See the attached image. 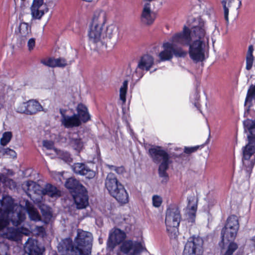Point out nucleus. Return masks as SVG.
Masks as SVG:
<instances>
[{"instance_id":"1","label":"nucleus","mask_w":255,"mask_h":255,"mask_svg":"<svg viewBox=\"0 0 255 255\" xmlns=\"http://www.w3.org/2000/svg\"><path fill=\"white\" fill-rule=\"evenodd\" d=\"M209 35L203 25L194 26L191 31L184 27L182 31L174 34L169 41L163 43V50L159 53V57L161 61L170 60L174 56L184 57L187 51L178 45H189L191 59L195 62L202 61L209 49Z\"/></svg>"},{"instance_id":"2","label":"nucleus","mask_w":255,"mask_h":255,"mask_svg":"<svg viewBox=\"0 0 255 255\" xmlns=\"http://www.w3.org/2000/svg\"><path fill=\"white\" fill-rule=\"evenodd\" d=\"M108 15L104 10L98 9L95 10L89 21L87 36L90 43L98 48H113L116 44V40H113L108 45V40L111 41L116 35L117 27L114 24L105 25L107 22Z\"/></svg>"},{"instance_id":"3","label":"nucleus","mask_w":255,"mask_h":255,"mask_svg":"<svg viewBox=\"0 0 255 255\" xmlns=\"http://www.w3.org/2000/svg\"><path fill=\"white\" fill-rule=\"evenodd\" d=\"M25 209L21 206L14 204L9 196L0 200V231L6 230L3 236L9 240H18L21 234L27 235L28 231L24 228H8L9 220L15 226H17L25 219Z\"/></svg>"},{"instance_id":"4","label":"nucleus","mask_w":255,"mask_h":255,"mask_svg":"<svg viewBox=\"0 0 255 255\" xmlns=\"http://www.w3.org/2000/svg\"><path fill=\"white\" fill-rule=\"evenodd\" d=\"M244 128L248 132V142L243 147V163L252 168L255 163V119H247L244 122Z\"/></svg>"},{"instance_id":"5","label":"nucleus","mask_w":255,"mask_h":255,"mask_svg":"<svg viewBox=\"0 0 255 255\" xmlns=\"http://www.w3.org/2000/svg\"><path fill=\"white\" fill-rule=\"evenodd\" d=\"M105 186L109 193L121 204L128 202V194L122 184L117 179L114 174H108L105 181Z\"/></svg>"},{"instance_id":"6","label":"nucleus","mask_w":255,"mask_h":255,"mask_svg":"<svg viewBox=\"0 0 255 255\" xmlns=\"http://www.w3.org/2000/svg\"><path fill=\"white\" fill-rule=\"evenodd\" d=\"M180 218V211L177 207H173L167 210L165 224L167 231L171 238H175L177 236Z\"/></svg>"},{"instance_id":"7","label":"nucleus","mask_w":255,"mask_h":255,"mask_svg":"<svg viewBox=\"0 0 255 255\" xmlns=\"http://www.w3.org/2000/svg\"><path fill=\"white\" fill-rule=\"evenodd\" d=\"M149 153L155 162L160 163L159 173L160 176H164L170 162L168 154L159 146L150 148Z\"/></svg>"},{"instance_id":"8","label":"nucleus","mask_w":255,"mask_h":255,"mask_svg":"<svg viewBox=\"0 0 255 255\" xmlns=\"http://www.w3.org/2000/svg\"><path fill=\"white\" fill-rule=\"evenodd\" d=\"M239 227L238 217L235 215L230 216L227 219L226 223L221 231L222 240H235Z\"/></svg>"},{"instance_id":"9","label":"nucleus","mask_w":255,"mask_h":255,"mask_svg":"<svg viewBox=\"0 0 255 255\" xmlns=\"http://www.w3.org/2000/svg\"><path fill=\"white\" fill-rule=\"evenodd\" d=\"M43 110L41 104L35 100H30L22 102L17 104L15 108L16 111L20 114L32 115Z\"/></svg>"},{"instance_id":"10","label":"nucleus","mask_w":255,"mask_h":255,"mask_svg":"<svg viewBox=\"0 0 255 255\" xmlns=\"http://www.w3.org/2000/svg\"><path fill=\"white\" fill-rule=\"evenodd\" d=\"M26 185L28 191L35 193L46 194L52 197L59 196V192L56 188L51 184H47L42 189H41L38 184L32 181L27 182Z\"/></svg>"},{"instance_id":"11","label":"nucleus","mask_w":255,"mask_h":255,"mask_svg":"<svg viewBox=\"0 0 255 255\" xmlns=\"http://www.w3.org/2000/svg\"><path fill=\"white\" fill-rule=\"evenodd\" d=\"M30 9L32 18L40 20L49 11V8L44 0H33Z\"/></svg>"},{"instance_id":"12","label":"nucleus","mask_w":255,"mask_h":255,"mask_svg":"<svg viewBox=\"0 0 255 255\" xmlns=\"http://www.w3.org/2000/svg\"><path fill=\"white\" fill-rule=\"evenodd\" d=\"M144 249L140 244L128 240L123 243L117 255H138Z\"/></svg>"},{"instance_id":"13","label":"nucleus","mask_w":255,"mask_h":255,"mask_svg":"<svg viewBox=\"0 0 255 255\" xmlns=\"http://www.w3.org/2000/svg\"><path fill=\"white\" fill-rule=\"evenodd\" d=\"M202 244L197 238L190 239L185 245L183 255H202Z\"/></svg>"},{"instance_id":"14","label":"nucleus","mask_w":255,"mask_h":255,"mask_svg":"<svg viewBox=\"0 0 255 255\" xmlns=\"http://www.w3.org/2000/svg\"><path fill=\"white\" fill-rule=\"evenodd\" d=\"M153 64L154 59L151 56L149 55L143 56L138 62L136 68L133 73V77L135 75L137 78H141L143 75L142 71H148Z\"/></svg>"},{"instance_id":"15","label":"nucleus","mask_w":255,"mask_h":255,"mask_svg":"<svg viewBox=\"0 0 255 255\" xmlns=\"http://www.w3.org/2000/svg\"><path fill=\"white\" fill-rule=\"evenodd\" d=\"M126 238V233L122 230L115 228L113 229L109 233V239L107 242L108 248L113 250L116 246L122 243Z\"/></svg>"},{"instance_id":"16","label":"nucleus","mask_w":255,"mask_h":255,"mask_svg":"<svg viewBox=\"0 0 255 255\" xmlns=\"http://www.w3.org/2000/svg\"><path fill=\"white\" fill-rule=\"evenodd\" d=\"M140 21L145 25H152L155 19V15L152 8L151 3H142V8L140 17Z\"/></svg>"},{"instance_id":"17","label":"nucleus","mask_w":255,"mask_h":255,"mask_svg":"<svg viewBox=\"0 0 255 255\" xmlns=\"http://www.w3.org/2000/svg\"><path fill=\"white\" fill-rule=\"evenodd\" d=\"M60 114L62 116L61 123L66 128L78 127L81 125L80 120L76 114L72 116L65 115V112L60 110Z\"/></svg>"},{"instance_id":"18","label":"nucleus","mask_w":255,"mask_h":255,"mask_svg":"<svg viewBox=\"0 0 255 255\" xmlns=\"http://www.w3.org/2000/svg\"><path fill=\"white\" fill-rule=\"evenodd\" d=\"M72 194L77 208H85L88 205V198L85 187L84 190H79Z\"/></svg>"},{"instance_id":"19","label":"nucleus","mask_w":255,"mask_h":255,"mask_svg":"<svg viewBox=\"0 0 255 255\" xmlns=\"http://www.w3.org/2000/svg\"><path fill=\"white\" fill-rule=\"evenodd\" d=\"M235 240H221L219 243L221 252L222 255H232L238 248Z\"/></svg>"},{"instance_id":"20","label":"nucleus","mask_w":255,"mask_h":255,"mask_svg":"<svg viewBox=\"0 0 255 255\" xmlns=\"http://www.w3.org/2000/svg\"><path fill=\"white\" fill-rule=\"evenodd\" d=\"M188 203L187 207L186 216L189 222H195L196 213L197 209V200L195 197H190L188 199Z\"/></svg>"},{"instance_id":"21","label":"nucleus","mask_w":255,"mask_h":255,"mask_svg":"<svg viewBox=\"0 0 255 255\" xmlns=\"http://www.w3.org/2000/svg\"><path fill=\"white\" fill-rule=\"evenodd\" d=\"M73 171L82 175H85L87 178L91 179L95 177V172L88 168L85 164L77 163L72 166Z\"/></svg>"},{"instance_id":"22","label":"nucleus","mask_w":255,"mask_h":255,"mask_svg":"<svg viewBox=\"0 0 255 255\" xmlns=\"http://www.w3.org/2000/svg\"><path fill=\"white\" fill-rule=\"evenodd\" d=\"M24 250L29 255H40L43 250L38 246L37 241L30 239L25 244Z\"/></svg>"},{"instance_id":"23","label":"nucleus","mask_w":255,"mask_h":255,"mask_svg":"<svg viewBox=\"0 0 255 255\" xmlns=\"http://www.w3.org/2000/svg\"><path fill=\"white\" fill-rule=\"evenodd\" d=\"M78 117L82 122L86 123L90 120V115L87 107L82 104H79L76 107Z\"/></svg>"},{"instance_id":"24","label":"nucleus","mask_w":255,"mask_h":255,"mask_svg":"<svg viewBox=\"0 0 255 255\" xmlns=\"http://www.w3.org/2000/svg\"><path fill=\"white\" fill-rule=\"evenodd\" d=\"M69 142L70 145L78 151H80L83 148L84 143L76 133H73L70 135Z\"/></svg>"},{"instance_id":"25","label":"nucleus","mask_w":255,"mask_h":255,"mask_svg":"<svg viewBox=\"0 0 255 255\" xmlns=\"http://www.w3.org/2000/svg\"><path fill=\"white\" fill-rule=\"evenodd\" d=\"M42 63L49 67H64L67 65L66 61L63 58H49L42 61Z\"/></svg>"},{"instance_id":"26","label":"nucleus","mask_w":255,"mask_h":255,"mask_svg":"<svg viewBox=\"0 0 255 255\" xmlns=\"http://www.w3.org/2000/svg\"><path fill=\"white\" fill-rule=\"evenodd\" d=\"M65 186L68 189L71 190L72 194L79 190H84V186L80 184L78 181L74 178H69L65 183Z\"/></svg>"},{"instance_id":"27","label":"nucleus","mask_w":255,"mask_h":255,"mask_svg":"<svg viewBox=\"0 0 255 255\" xmlns=\"http://www.w3.org/2000/svg\"><path fill=\"white\" fill-rule=\"evenodd\" d=\"M31 33V27L27 23L21 22L19 26V36L25 40Z\"/></svg>"},{"instance_id":"28","label":"nucleus","mask_w":255,"mask_h":255,"mask_svg":"<svg viewBox=\"0 0 255 255\" xmlns=\"http://www.w3.org/2000/svg\"><path fill=\"white\" fill-rule=\"evenodd\" d=\"M222 3L224 7V17L227 22L229 21V9L231 11L237 10V9H233V6L234 5L233 1L232 0H229L228 3H227L226 0H222Z\"/></svg>"},{"instance_id":"29","label":"nucleus","mask_w":255,"mask_h":255,"mask_svg":"<svg viewBox=\"0 0 255 255\" xmlns=\"http://www.w3.org/2000/svg\"><path fill=\"white\" fill-rule=\"evenodd\" d=\"M253 46L252 45H250L246 55V69L248 70H250L253 66L254 61V56L253 55Z\"/></svg>"},{"instance_id":"30","label":"nucleus","mask_w":255,"mask_h":255,"mask_svg":"<svg viewBox=\"0 0 255 255\" xmlns=\"http://www.w3.org/2000/svg\"><path fill=\"white\" fill-rule=\"evenodd\" d=\"M128 81L125 80L122 84L120 89V98L123 103L126 101V95L128 90Z\"/></svg>"},{"instance_id":"31","label":"nucleus","mask_w":255,"mask_h":255,"mask_svg":"<svg viewBox=\"0 0 255 255\" xmlns=\"http://www.w3.org/2000/svg\"><path fill=\"white\" fill-rule=\"evenodd\" d=\"M53 150L55 155H57L59 158H61L65 162H70L72 161V158L68 152L58 150L57 149H54Z\"/></svg>"},{"instance_id":"32","label":"nucleus","mask_w":255,"mask_h":255,"mask_svg":"<svg viewBox=\"0 0 255 255\" xmlns=\"http://www.w3.org/2000/svg\"><path fill=\"white\" fill-rule=\"evenodd\" d=\"M27 211L31 220L36 221L40 220V215L37 211L32 206H27Z\"/></svg>"},{"instance_id":"33","label":"nucleus","mask_w":255,"mask_h":255,"mask_svg":"<svg viewBox=\"0 0 255 255\" xmlns=\"http://www.w3.org/2000/svg\"><path fill=\"white\" fill-rule=\"evenodd\" d=\"M12 133L10 131L4 132L0 140V144L3 145H6L11 140L12 138Z\"/></svg>"},{"instance_id":"34","label":"nucleus","mask_w":255,"mask_h":255,"mask_svg":"<svg viewBox=\"0 0 255 255\" xmlns=\"http://www.w3.org/2000/svg\"><path fill=\"white\" fill-rule=\"evenodd\" d=\"M0 181L3 182L5 186H8L10 188H15L16 186L15 183L12 180L6 179L3 175L0 176Z\"/></svg>"},{"instance_id":"35","label":"nucleus","mask_w":255,"mask_h":255,"mask_svg":"<svg viewBox=\"0 0 255 255\" xmlns=\"http://www.w3.org/2000/svg\"><path fill=\"white\" fill-rule=\"evenodd\" d=\"M43 145L47 149L50 150L52 152V153H47V154H54V155H55L53 149H56V148L54 147L53 142L52 141H48V140H44L43 141Z\"/></svg>"},{"instance_id":"36","label":"nucleus","mask_w":255,"mask_h":255,"mask_svg":"<svg viewBox=\"0 0 255 255\" xmlns=\"http://www.w3.org/2000/svg\"><path fill=\"white\" fill-rule=\"evenodd\" d=\"M152 202L154 207H158L161 204L162 199L161 197L158 196H153L152 197Z\"/></svg>"},{"instance_id":"37","label":"nucleus","mask_w":255,"mask_h":255,"mask_svg":"<svg viewBox=\"0 0 255 255\" xmlns=\"http://www.w3.org/2000/svg\"><path fill=\"white\" fill-rule=\"evenodd\" d=\"M35 45V39L34 38H30L27 42V47L29 51L33 50Z\"/></svg>"},{"instance_id":"38","label":"nucleus","mask_w":255,"mask_h":255,"mask_svg":"<svg viewBox=\"0 0 255 255\" xmlns=\"http://www.w3.org/2000/svg\"><path fill=\"white\" fill-rule=\"evenodd\" d=\"M198 147H199L198 146H193V147H185L184 152L186 153L190 154V153H191L192 152L196 151L198 149Z\"/></svg>"},{"instance_id":"39","label":"nucleus","mask_w":255,"mask_h":255,"mask_svg":"<svg viewBox=\"0 0 255 255\" xmlns=\"http://www.w3.org/2000/svg\"><path fill=\"white\" fill-rule=\"evenodd\" d=\"M126 223L130 225H132L134 223V219L131 216H127L126 218H124Z\"/></svg>"},{"instance_id":"40","label":"nucleus","mask_w":255,"mask_h":255,"mask_svg":"<svg viewBox=\"0 0 255 255\" xmlns=\"http://www.w3.org/2000/svg\"><path fill=\"white\" fill-rule=\"evenodd\" d=\"M4 153H5L6 154H9L13 156H15V154H16L15 151L13 150L9 149V148L5 149L4 150Z\"/></svg>"},{"instance_id":"41","label":"nucleus","mask_w":255,"mask_h":255,"mask_svg":"<svg viewBox=\"0 0 255 255\" xmlns=\"http://www.w3.org/2000/svg\"><path fill=\"white\" fill-rule=\"evenodd\" d=\"M233 1L234 5L233 9H238L241 4V2L239 0H232Z\"/></svg>"},{"instance_id":"42","label":"nucleus","mask_w":255,"mask_h":255,"mask_svg":"<svg viewBox=\"0 0 255 255\" xmlns=\"http://www.w3.org/2000/svg\"><path fill=\"white\" fill-rule=\"evenodd\" d=\"M114 170L118 174H122L124 171V168L122 167H115Z\"/></svg>"},{"instance_id":"43","label":"nucleus","mask_w":255,"mask_h":255,"mask_svg":"<svg viewBox=\"0 0 255 255\" xmlns=\"http://www.w3.org/2000/svg\"><path fill=\"white\" fill-rule=\"evenodd\" d=\"M57 175H58V177H59V180L60 181H61V180H62L61 177H62V175L61 173H58L57 174Z\"/></svg>"},{"instance_id":"44","label":"nucleus","mask_w":255,"mask_h":255,"mask_svg":"<svg viewBox=\"0 0 255 255\" xmlns=\"http://www.w3.org/2000/svg\"><path fill=\"white\" fill-rule=\"evenodd\" d=\"M7 174H8V175H12V172L11 171L8 170Z\"/></svg>"},{"instance_id":"45","label":"nucleus","mask_w":255,"mask_h":255,"mask_svg":"<svg viewBox=\"0 0 255 255\" xmlns=\"http://www.w3.org/2000/svg\"><path fill=\"white\" fill-rule=\"evenodd\" d=\"M47 216H48V218H51V215L50 214H48L47 215Z\"/></svg>"},{"instance_id":"46","label":"nucleus","mask_w":255,"mask_h":255,"mask_svg":"<svg viewBox=\"0 0 255 255\" xmlns=\"http://www.w3.org/2000/svg\"><path fill=\"white\" fill-rule=\"evenodd\" d=\"M228 0H226V1H227Z\"/></svg>"}]
</instances>
